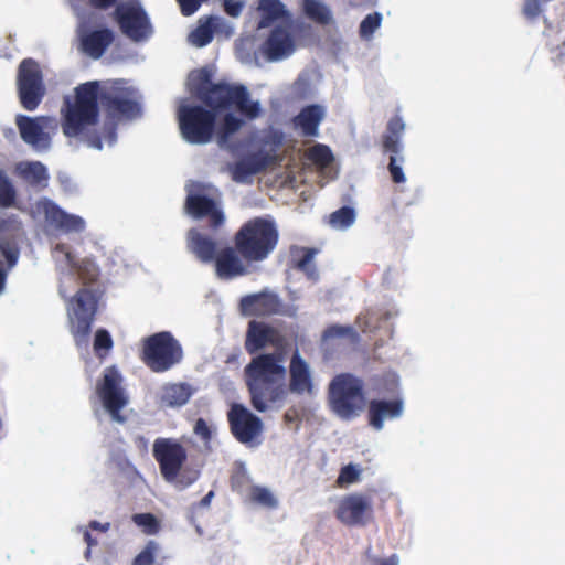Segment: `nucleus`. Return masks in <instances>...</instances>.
Listing matches in <instances>:
<instances>
[{
	"label": "nucleus",
	"mask_w": 565,
	"mask_h": 565,
	"mask_svg": "<svg viewBox=\"0 0 565 565\" xmlns=\"http://www.w3.org/2000/svg\"><path fill=\"white\" fill-rule=\"evenodd\" d=\"M47 122L49 118L44 116L18 115L15 118L21 139L38 152L47 151L51 147V137L44 130Z\"/></svg>",
	"instance_id": "f3484780"
},
{
	"label": "nucleus",
	"mask_w": 565,
	"mask_h": 565,
	"mask_svg": "<svg viewBox=\"0 0 565 565\" xmlns=\"http://www.w3.org/2000/svg\"><path fill=\"white\" fill-rule=\"evenodd\" d=\"M84 540L85 542L87 543L88 545V548H87V552L86 554L88 555L89 554V548L95 545L97 542L95 539H93L92 534L88 532V531H85L84 533Z\"/></svg>",
	"instance_id": "052dcab7"
},
{
	"label": "nucleus",
	"mask_w": 565,
	"mask_h": 565,
	"mask_svg": "<svg viewBox=\"0 0 565 565\" xmlns=\"http://www.w3.org/2000/svg\"><path fill=\"white\" fill-rule=\"evenodd\" d=\"M308 158L317 166L327 167L333 159L330 148L326 145H315L308 151Z\"/></svg>",
	"instance_id": "c03bdc74"
},
{
	"label": "nucleus",
	"mask_w": 565,
	"mask_h": 565,
	"mask_svg": "<svg viewBox=\"0 0 565 565\" xmlns=\"http://www.w3.org/2000/svg\"><path fill=\"white\" fill-rule=\"evenodd\" d=\"M323 115V108L320 105H308L294 117L292 122L296 128L301 130L303 136L316 137Z\"/></svg>",
	"instance_id": "c85d7f7f"
},
{
	"label": "nucleus",
	"mask_w": 565,
	"mask_h": 565,
	"mask_svg": "<svg viewBox=\"0 0 565 565\" xmlns=\"http://www.w3.org/2000/svg\"><path fill=\"white\" fill-rule=\"evenodd\" d=\"M542 0H524L522 13L529 21L536 20L543 12Z\"/></svg>",
	"instance_id": "603ef678"
},
{
	"label": "nucleus",
	"mask_w": 565,
	"mask_h": 565,
	"mask_svg": "<svg viewBox=\"0 0 565 565\" xmlns=\"http://www.w3.org/2000/svg\"><path fill=\"white\" fill-rule=\"evenodd\" d=\"M114 41V33L107 28L93 30L81 39L82 50L93 58H99Z\"/></svg>",
	"instance_id": "bb28decb"
},
{
	"label": "nucleus",
	"mask_w": 565,
	"mask_h": 565,
	"mask_svg": "<svg viewBox=\"0 0 565 565\" xmlns=\"http://www.w3.org/2000/svg\"><path fill=\"white\" fill-rule=\"evenodd\" d=\"M405 130V124L399 115L393 116L382 135V148L384 152H390L388 172L394 183H404L406 181L402 169L404 157L402 152V136Z\"/></svg>",
	"instance_id": "ddd939ff"
},
{
	"label": "nucleus",
	"mask_w": 565,
	"mask_h": 565,
	"mask_svg": "<svg viewBox=\"0 0 565 565\" xmlns=\"http://www.w3.org/2000/svg\"><path fill=\"white\" fill-rule=\"evenodd\" d=\"M253 264L255 263L247 260L235 245L220 249L214 262L217 277L224 280L250 274Z\"/></svg>",
	"instance_id": "dca6fc26"
},
{
	"label": "nucleus",
	"mask_w": 565,
	"mask_h": 565,
	"mask_svg": "<svg viewBox=\"0 0 565 565\" xmlns=\"http://www.w3.org/2000/svg\"><path fill=\"white\" fill-rule=\"evenodd\" d=\"M39 207L45 222L56 231L68 234L81 233L85 230V221L81 216L66 213L50 200L41 202Z\"/></svg>",
	"instance_id": "4be33fe9"
},
{
	"label": "nucleus",
	"mask_w": 565,
	"mask_h": 565,
	"mask_svg": "<svg viewBox=\"0 0 565 565\" xmlns=\"http://www.w3.org/2000/svg\"><path fill=\"white\" fill-rule=\"evenodd\" d=\"M216 111L200 105L180 106L178 119L182 137L194 145L210 142L215 134Z\"/></svg>",
	"instance_id": "0eeeda50"
},
{
	"label": "nucleus",
	"mask_w": 565,
	"mask_h": 565,
	"mask_svg": "<svg viewBox=\"0 0 565 565\" xmlns=\"http://www.w3.org/2000/svg\"><path fill=\"white\" fill-rule=\"evenodd\" d=\"M88 3L99 10H107L110 7L115 6L118 0H87Z\"/></svg>",
	"instance_id": "6e6d98bb"
},
{
	"label": "nucleus",
	"mask_w": 565,
	"mask_h": 565,
	"mask_svg": "<svg viewBox=\"0 0 565 565\" xmlns=\"http://www.w3.org/2000/svg\"><path fill=\"white\" fill-rule=\"evenodd\" d=\"M281 340L282 338L276 328L263 321L252 320L248 322L246 331L245 350L249 354H255L267 344L277 345Z\"/></svg>",
	"instance_id": "5701e85b"
},
{
	"label": "nucleus",
	"mask_w": 565,
	"mask_h": 565,
	"mask_svg": "<svg viewBox=\"0 0 565 565\" xmlns=\"http://www.w3.org/2000/svg\"><path fill=\"white\" fill-rule=\"evenodd\" d=\"M290 382L289 390L296 394L310 393L312 390V382L308 364L299 355L295 353L290 360Z\"/></svg>",
	"instance_id": "cd10ccee"
},
{
	"label": "nucleus",
	"mask_w": 565,
	"mask_h": 565,
	"mask_svg": "<svg viewBox=\"0 0 565 565\" xmlns=\"http://www.w3.org/2000/svg\"><path fill=\"white\" fill-rule=\"evenodd\" d=\"M89 527L93 530H99V531L106 532L109 529V523L100 524L97 521H92L89 523Z\"/></svg>",
	"instance_id": "bf43d9fd"
},
{
	"label": "nucleus",
	"mask_w": 565,
	"mask_h": 565,
	"mask_svg": "<svg viewBox=\"0 0 565 565\" xmlns=\"http://www.w3.org/2000/svg\"><path fill=\"white\" fill-rule=\"evenodd\" d=\"M244 125L245 120L243 118L237 117L233 113H226L217 129H215L218 145L222 147L228 146L232 137L239 131Z\"/></svg>",
	"instance_id": "2f4dec72"
},
{
	"label": "nucleus",
	"mask_w": 565,
	"mask_h": 565,
	"mask_svg": "<svg viewBox=\"0 0 565 565\" xmlns=\"http://www.w3.org/2000/svg\"><path fill=\"white\" fill-rule=\"evenodd\" d=\"M66 258L71 266L75 269L78 278L83 284H93L98 279L99 269L98 266L92 259L84 258L81 262L73 264L72 256L70 253L66 254Z\"/></svg>",
	"instance_id": "e433bc0d"
},
{
	"label": "nucleus",
	"mask_w": 565,
	"mask_h": 565,
	"mask_svg": "<svg viewBox=\"0 0 565 565\" xmlns=\"http://www.w3.org/2000/svg\"><path fill=\"white\" fill-rule=\"evenodd\" d=\"M6 280H7V273H6V270L0 266V294H2V291L4 290Z\"/></svg>",
	"instance_id": "680f3d73"
},
{
	"label": "nucleus",
	"mask_w": 565,
	"mask_h": 565,
	"mask_svg": "<svg viewBox=\"0 0 565 565\" xmlns=\"http://www.w3.org/2000/svg\"><path fill=\"white\" fill-rule=\"evenodd\" d=\"M281 362L280 353H265L253 358L245 366L250 403L258 412L267 411L268 404L276 403L284 394L281 382L286 376V369Z\"/></svg>",
	"instance_id": "f03ea898"
},
{
	"label": "nucleus",
	"mask_w": 565,
	"mask_h": 565,
	"mask_svg": "<svg viewBox=\"0 0 565 565\" xmlns=\"http://www.w3.org/2000/svg\"><path fill=\"white\" fill-rule=\"evenodd\" d=\"M356 218L355 210L351 206H342L332 212L328 217V223L332 228L347 230Z\"/></svg>",
	"instance_id": "ea45409f"
},
{
	"label": "nucleus",
	"mask_w": 565,
	"mask_h": 565,
	"mask_svg": "<svg viewBox=\"0 0 565 565\" xmlns=\"http://www.w3.org/2000/svg\"><path fill=\"white\" fill-rule=\"evenodd\" d=\"M132 522L141 529L146 535H154L161 530V523L152 513H137L132 515Z\"/></svg>",
	"instance_id": "79ce46f5"
},
{
	"label": "nucleus",
	"mask_w": 565,
	"mask_h": 565,
	"mask_svg": "<svg viewBox=\"0 0 565 565\" xmlns=\"http://www.w3.org/2000/svg\"><path fill=\"white\" fill-rule=\"evenodd\" d=\"M399 558L396 554H392L388 557L375 558L374 565H398Z\"/></svg>",
	"instance_id": "4d7b16f0"
},
{
	"label": "nucleus",
	"mask_w": 565,
	"mask_h": 565,
	"mask_svg": "<svg viewBox=\"0 0 565 565\" xmlns=\"http://www.w3.org/2000/svg\"><path fill=\"white\" fill-rule=\"evenodd\" d=\"M372 499L363 493L347 494L339 501L334 515L347 526H365L373 520Z\"/></svg>",
	"instance_id": "4468645a"
},
{
	"label": "nucleus",
	"mask_w": 565,
	"mask_h": 565,
	"mask_svg": "<svg viewBox=\"0 0 565 565\" xmlns=\"http://www.w3.org/2000/svg\"><path fill=\"white\" fill-rule=\"evenodd\" d=\"M140 115L134 90L124 82L100 85L97 81L79 84L74 98L66 97L62 108V130L68 138H77L88 147L102 150L103 137L113 145L117 124Z\"/></svg>",
	"instance_id": "f257e3e1"
},
{
	"label": "nucleus",
	"mask_w": 565,
	"mask_h": 565,
	"mask_svg": "<svg viewBox=\"0 0 565 565\" xmlns=\"http://www.w3.org/2000/svg\"><path fill=\"white\" fill-rule=\"evenodd\" d=\"M360 478V470L352 463H349L341 468L340 473L337 479V484L339 487L352 484L356 482Z\"/></svg>",
	"instance_id": "8fccbe9b"
},
{
	"label": "nucleus",
	"mask_w": 565,
	"mask_h": 565,
	"mask_svg": "<svg viewBox=\"0 0 565 565\" xmlns=\"http://www.w3.org/2000/svg\"><path fill=\"white\" fill-rule=\"evenodd\" d=\"M220 102L214 110H228L235 107L243 119L255 120L263 114L259 102L250 98V93L244 85H228L217 89Z\"/></svg>",
	"instance_id": "2eb2a0df"
},
{
	"label": "nucleus",
	"mask_w": 565,
	"mask_h": 565,
	"mask_svg": "<svg viewBox=\"0 0 565 565\" xmlns=\"http://www.w3.org/2000/svg\"><path fill=\"white\" fill-rule=\"evenodd\" d=\"M232 490L236 492H243L249 489L250 479L245 469L241 468L234 471L230 478Z\"/></svg>",
	"instance_id": "3c124183"
},
{
	"label": "nucleus",
	"mask_w": 565,
	"mask_h": 565,
	"mask_svg": "<svg viewBox=\"0 0 565 565\" xmlns=\"http://www.w3.org/2000/svg\"><path fill=\"white\" fill-rule=\"evenodd\" d=\"M114 17L120 31L135 42L143 41L152 33L150 19L138 1L118 4Z\"/></svg>",
	"instance_id": "9d476101"
},
{
	"label": "nucleus",
	"mask_w": 565,
	"mask_h": 565,
	"mask_svg": "<svg viewBox=\"0 0 565 565\" xmlns=\"http://www.w3.org/2000/svg\"><path fill=\"white\" fill-rule=\"evenodd\" d=\"M258 9L263 13L258 29L267 28L270 22L285 13L284 4L280 0H260Z\"/></svg>",
	"instance_id": "4c0bfd02"
},
{
	"label": "nucleus",
	"mask_w": 565,
	"mask_h": 565,
	"mask_svg": "<svg viewBox=\"0 0 565 565\" xmlns=\"http://www.w3.org/2000/svg\"><path fill=\"white\" fill-rule=\"evenodd\" d=\"M284 418H285V420H287V422H291V417H290L288 414H285Z\"/></svg>",
	"instance_id": "e2e57ef3"
},
{
	"label": "nucleus",
	"mask_w": 565,
	"mask_h": 565,
	"mask_svg": "<svg viewBox=\"0 0 565 565\" xmlns=\"http://www.w3.org/2000/svg\"><path fill=\"white\" fill-rule=\"evenodd\" d=\"M239 307L244 315L265 317L279 313L282 303L276 294L263 291L243 297Z\"/></svg>",
	"instance_id": "b1692460"
},
{
	"label": "nucleus",
	"mask_w": 565,
	"mask_h": 565,
	"mask_svg": "<svg viewBox=\"0 0 565 565\" xmlns=\"http://www.w3.org/2000/svg\"><path fill=\"white\" fill-rule=\"evenodd\" d=\"M188 247L202 263L215 262L216 242L192 228L188 234Z\"/></svg>",
	"instance_id": "c756f323"
},
{
	"label": "nucleus",
	"mask_w": 565,
	"mask_h": 565,
	"mask_svg": "<svg viewBox=\"0 0 565 565\" xmlns=\"http://www.w3.org/2000/svg\"><path fill=\"white\" fill-rule=\"evenodd\" d=\"M404 402L401 397L386 399H372L367 407L369 425L381 430L386 419H394L402 416Z\"/></svg>",
	"instance_id": "393cba45"
},
{
	"label": "nucleus",
	"mask_w": 565,
	"mask_h": 565,
	"mask_svg": "<svg viewBox=\"0 0 565 565\" xmlns=\"http://www.w3.org/2000/svg\"><path fill=\"white\" fill-rule=\"evenodd\" d=\"M302 10L312 21L326 25L332 20L330 9L318 0H303Z\"/></svg>",
	"instance_id": "f704fd0d"
},
{
	"label": "nucleus",
	"mask_w": 565,
	"mask_h": 565,
	"mask_svg": "<svg viewBox=\"0 0 565 565\" xmlns=\"http://www.w3.org/2000/svg\"><path fill=\"white\" fill-rule=\"evenodd\" d=\"M249 501L252 503L268 508L275 509L278 504L276 498L273 493L264 487L259 486H250L248 493Z\"/></svg>",
	"instance_id": "a19ab883"
},
{
	"label": "nucleus",
	"mask_w": 565,
	"mask_h": 565,
	"mask_svg": "<svg viewBox=\"0 0 565 565\" xmlns=\"http://www.w3.org/2000/svg\"><path fill=\"white\" fill-rule=\"evenodd\" d=\"M19 170L20 175L32 184H41L49 179L47 170L40 161L20 164Z\"/></svg>",
	"instance_id": "58836bf2"
},
{
	"label": "nucleus",
	"mask_w": 565,
	"mask_h": 565,
	"mask_svg": "<svg viewBox=\"0 0 565 565\" xmlns=\"http://www.w3.org/2000/svg\"><path fill=\"white\" fill-rule=\"evenodd\" d=\"M230 429L235 439L242 444L256 446L260 444L264 430L262 419L242 404L234 403L228 413Z\"/></svg>",
	"instance_id": "9b49d317"
},
{
	"label": "nucleus",
	"mask_w": 565,
	"mask_h": 565,
	"mask_svg": "<svg viewBox=\"0 0 565 565\" xmlns=\"http://www.w3.org/2000/svg\"><path fill=\"white\" fill-rule=\"evenodd\" d=\"M269 156L263 152L248 154L242 160L230 166L232 179L235 182H245L253 174L264 171L269 164Z\"/></svg>",
	"instance_id": "a878e982"
},
{
	"label": "nucleus",
	"mask_w": 565,
	"mask_h": 565,
	"mask_svg": "<svg viewBox=\"0 0 565 565\" xmlns=\"http://www.w3.org/2000/svg\"><path fill=\"white\" fill-rule=\"evenodd\" d=\"M194 434L199 436L202 440L209 441L212 437L211 429L203 418H199L194 424Z\"/></svg>",
	"instance_id": "864d4df0"
},
{
	"label": "nucleus",
	"mask_w": 565,
	"mask_h": 565,
	"mask_svg": "<svg viewBox=\"0 0 565 565\" xmlns=\"http://www.w3.org/2000/svg\"><path fill=\"white\" fill-rule=\"evenodd\" d=\"M15 200L17 191L12 182L6 173L0 170V207L13 206L15 204Z\"/></svg>",
	"instance_id": "37998d69"
},
{
	"label": "nucleus",
	"mask_w": 565,
	"mask_h": 565,
	"mask_svg": "<svg viewBox=\"0 0 565 565\" xmlns=\"http://www.w3.org/2000/svg\"><path fill=\"white\" fill-rule=\"evenodd\" d=\"M382 22V15L379 12L367 14L360 24L361 38L369 39L373 35L376 29L380 28Z\"/></svg>",
	"instance_id": "49530a36"
},
{
	"label": "nucleus",
	"mask_w": 565,
	"mask_h": 565,
	"mask_svg": "<svg viewBox=\"0 0 565 565\" xmlns=\"http://www.w3.org/2000/svg\"><path fill=\"white\" fill-rule=\"evenodd\" d=\"M192 394L193 390L188 383H169L162 387L159 402L163 407H181L189 402Z\"/></svg>",
	"instance_id": "7c9ffc66"
},
{
	"label": "nucleus",
	"mask_w": 565,
	"mask_h": 565,
	"mask_svg": "<svg viewBox=\"0 0 565 565\" xmlns=\"http://www.w3.org/2000/svg\"><path fill=\"white\" fill-rule=\"evenodd\" d=\"M223 7L227 15L236 18L243 10V2L236 0H223Z\"/></svg>",
	"instance_id": "5fc2aeb1"
},
{
	"label": "nucleus",
	"mask_w": 565,
	"mask_h": 565,
	"mask_svg": "<svg viewBox=\"0 0 565 565\" xmlns=\"http://www.w3.org/2000/svg\"><path fill=\"white\" fill-rule=\"evenodd\" d=\"M214 497V492L213 491H210L207 494H205L201 500L200 502L198 503V505L200 508H207L211 503V500L212 498Z\"/></svg>",
	"instance_id": "13d9d810"
},
{
	"label": "nucleus",
	"mask_w": 565,
	"mask_h": 565,
	"mask_svg": "<svg viewBox=\"0 0 565 565\" xmlns=\"http://www.w3.org/2000/svg\"><path fill=\"white\" fill-rule=\"evenodd\" d=\"M324 340H332L335 338H351L352 340L358 339V333L351 326L331 324L322 334Z\"/></svg>",
	"instance_id": "a18cd8bd"
},
{
	"label": "nucleus",
	"mask_w": 565,
	"mask_h": 565,
	"mask_svg": "<svg viewBox=\"0 0 565 565\" xmlns=\"http://www.w3.org/2000/svg\"><path fill=\"white\" fill-rule=\"evenodd\" d=\"M399 379L394 372H386L382 375L375 376L373 380V391L377 395L398 396Z\"/></svg>",
	"instance_id": "72a5a7b5"
},
{
	"label": "nucleus",
	"mask_w": 565,
	"mask_h": 565,
	"mask_svg": "<svg viewBox=\"0 0 565 565\" xmlns=\"http://www.w3.org/2000/svg\"><path fill=\"white\" fill-rule=\"evenodd\" d=\"M185 211L195 220L207 218L209 227L213 231L222 227L225 222L224 213L215 200L203 194H189Z\"/></svg>",
	"instance_id": "412c9836"
},
{
	"label": "nucleus",
	"mask_w": 565,
	"mask_h": 565,
	"mask_svg": "<svg viewBox=\"0 0 565 565\" xmlns=\"http://www.w3.org/2000/svg\"><path fill=\"white\" fill-rule=\"evenodd\" d=\"M17 87L22 107L35 110L45 95L41 68L33 58H24L18 67Z\"/></svg>",
	"instance_id": "1a4fd4ad"
},
{
	"label": "nucleus",
	"mask_w": 565,
	"mask_h": 565,
	"mask_svg": "<svg viewBox=\"0 0 565 565\" xmlns=\"http://www.w3.org/2000/svg\"><path fill=\"white\" fill-rule=\"evenodd\" d=\"M279 239L278 228L274 221L254 217L244 223L234 235V244L238 250L254 263L268 258L275 250Z\"/></svg>",
	"instance_id": "7ed1b4c3"
},
{
	"label": "nucleus",
	"mask_w": 565,
	"mask_h": 565,
	"mask_svg": "<svg viewBox=\"0 0 565 565\" xmlns=\"http://www.w3.org/2000/svg\"><path fill=\"white\" fill-rule=\"evenodd\" d=\"M23 236V225L17 215L0 218V252L10 267L18 262L20 255L19 243Z\"/></svg>",
	"instance_id": "a211bd4d"
},
{
	"label": "nucleus",
	"mask_w": 565,
	"mask_h": 565,
	"mask_svg": "<svg viewBox=\"0 0 565 565\" xmlns=\"http://www.w3.org/2000/svg\"><path fill=\"white\" fill-rule=\"evenodd\" d=\"M318 250L311 247H300L292 252L294 267L305 273L310 278L317 277V269L313 264V258Z\"/></svg>",
	"instance_id": "473e14b6"
},
{
	"label": "nucleus",
	"mask_w": 565,
	"mask_h": 565,
	"mask_svg": "<svg viewBox=\"0 0 565 565\" xmlns=\"http://www.w3.org/2000/svg\"><path fill=\"white\" fill-rule=\"evenodd\" d=\"M189 90L191 94L196 96L207 107L215 109L218 102L217 89L228 87L227 83H213L212 73L203 67L194 70L189 74L188 77Z\"/></svg>",
	"instance_id": "aec40b11"
},
{
	"label": "nucleus",
	"mask_w": 565,
	"mask_h": 565,
	"mask_svg": "<svg viewBox=\"0 0 565 565\" xmlns=\"http://www.w3.org/2000/svg\"><path fill=\"white\" fill-rule=\"evenodd\" d=\"M215 18L207 17L204 22H201L190 34L189 39L192 44L198 47L207 45L214 36L215 31Z\"/></svg>",
	"instance_id": "c9c22d12"
},
{
	"label": "nucleus",
	"mask_w": 565,
	"mask_h": 565,
	"mask_svg": "<svg viewBox=\"0 0 565 565\" xmlns=\"http://www.w3.org/2000/svg\"><path fill=\"white\" fill-rule=\"evenodd\" d=\"M120 384L121 375L115 366H109L105 370L102 382L97 384L96 392L111 419L122 424L126 422V417L121 415L120 411L126 406L128 399Z\"/></svg>",
	"instance_id": "f8f14e48"
},
{
	"label": "nucleus",
	"mask_w": 565,
	"mask_h": 565,
	"mask_svg": "<svg viewBox=\"0 0 565 565\" xmlns=\"http://www.w3.org/2000/svg\"><path fill=\"white\" fill-rule=\"evenodd\" d=\"M152 454L166 481L173 482L184 489L199 479V469L184 467L188 452L179 440L157 438L153 443Z\"/></svg>",
	"instance_id": "20e7f679"
},
{
	"label": "nucleus",
	"mask_w": 565,
	"mask_h": 565,
	"mask_svg": "<svg viewBox=\"0 0 565 565\" xmlns=\"http://www.w3.org/2000/svg\"><path fill=\"white\" fill-rule=\"evenodd\" d=\"M330 411L342 420H352L365 405L364 382L351 373L335 375L328 386Z\"/></svg>",
	"instance_id": "39448f33"
},
{
	"label": "nucleus",
	"mask_w": 565,
	"mask_h": 565,
	"mask_svg": "<svg viewBox=\"0 0 565 565\" xmlns=\"http://www.w3.org/2000/svg\"><path fill=\"white\" fill-rule=\"evenodd\" d=\"M183 356L180 343L168 331L143 340L141 360L153 372L162 373L180 363Z\"/></svg>",
	"instance_id": "423d86ee"
},
{
	"label": "nucleus",
	"mask_w": 565,
	"mask_h": 565,
	"mask_svg": "<svg viewBox=\"0 0 565 565\" xmlns=\"http://www.w3.org/2000/svg\"><path fill=\"white\" fill-rule=\"evenodd\" d=\"M97 305L98 298L87 288H81L71 299L70 328L78 347L88 342Z\"/></svg>",
	"instance_id": "6e6552de"
},
{
	"label": "nucleus",
	"mask_w": 565,
	"mask_h": 565,
	"mask_svg": "<svg viewBox=\"0 0 565 565\" xmlns=\"http://www.w3.org/2000/svg\"><path fill=\"white\" fill-rule=\"evenodd\" d=\"M262 53L270 62L280 61L292 54L295 40L288 23L275 25L260 46Z\"/></svg>",
	"instance_id": "6ab92c4d"
},
{
	"label": "nucleus",
	"mask_w": 565,
	"mask_h": 565,
	"mask_svg": "<svg viewBox=\"0 0 565 565\" xmlns=\"http://www.w3.org/2000/svg\"><path fill=\"white\" fill-rule=\"evenodd\" d=\"M158 551V543L152 540L148 541L145 548L134 558L132 565H152Z\"/></svg>",
	"instance_id": "de8ad7c7"
},
{
	"label": "nucleus",
	"mask_w": 565,
	"mask_h": 565,
	"mask_svg": "<svg viewBox=\"0 0 565 565\" xmlns=\"http://www.w3.org/2000/svg\"><path fill=\"white\" fill-rule=\"evenodd\" d=\"M113 339L107 330L98 329L96 331L94 339V351L98 356L103 358L105 354L102 353V351L107 353L113 348Z\"/></svg>",
	"instance_id": "09e8293b"
}]
</instances>
